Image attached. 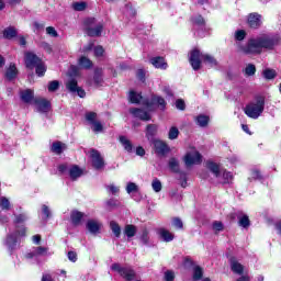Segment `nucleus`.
<instances>
[{
	"mask_svg": "<svg viewBox=\"0 0 281 281\" xmlns=\"http://www.w3.org/2000/svg\"><path fill=\"white\" fill-rule=\"evenodd\" d=\"M189 63L193 71H199L203 63L204 65H210V67H216L218 65V61L216 60V58H214V56L201 53V49H199V47H194L190 50Z\"/></svg>",
	"mask_w": 281,
	"mask_h": 281,
	"instance_id": "2",
	"label": "nucleus"
},
{
	"mask_svg": "<svg viewBox=\"0 0 281 281\" xmlns=\"http://www.w3.org/2000/svg\"><path fill=\"white\" fill-rule=\"evenodd\" d=\"M40 113H49L52 110V102L45 98H35L34 103Z\"/></svg>",
	"mask_w": 281,
	"mask_h": 281,
	"instance_id": "11",
	"label": "nucleus"
},
{
	"mask_svg": "<svg viewBox=\"0 0 281 281\" xmlns=\"http://www.w3.org/2000/svg\"><path fill=\"white\" fill-rule=\"evenodd\" d=\"M204 270L203 267L201 266H194L193 267V274H192V280L193 281H201L203 280V276H204Z\"/></svg>",
	"mask_w": 281,
	"mask_h": 281,
	"instance_id": "31",
	"label": "nucleus"
},
{
	"mask_svg": "<svg viewBox=\"0 0 281 281\" xmlns=\"http://www.w3.org/2000/svg\"><path fill=\"white\" fill-rule=\"evenodd\" d=\"M245 76H256V65L248 64L244 70Z\"/></svg>",
	"mask_w": 281,
	"mask_h": 281,
	"instance_id": "44",
	"label": "nucleus"
},
{
	"mask_svg": "<svg viewBox=\"0 0 281 281\" xmlns=\"http://www.w3.org/2000/svg\"><path fill=\"white\" fill-rule=\"evenodd\" d=\"M222 177L224 179V181L222 182L223 186H227L232 183V181H234V175H232L231 171L224 170Z\"/></svg>",
	"mask_w": 281,
	"mask_h": 281,
	"instance_id": "40",
	"label": "nucleus"
},
{
	"mask_svg": "<svg viewBox=\"0 0 281 281\" xmlns=\"http://www.w3.org/2000/svg\"><path fill=\"white\" fill-rule=\"evenodd\" d=\"M266 99L265 95H256L255 101L249 102L244 108V113L250 120H258L265 113Z\"/></svg>",
	"mask_w": 281,
	"mask_h": 281,
	"instance_id": "4",
	"label": "nucleus"
},
{
	"mask_svg": "<svg viewBox=\"0 0 281 281\" xmlns=\"http://www.w3.org/2000/svg\"><path fill=\"white\" fill-rule=\"evenodd\" d=\"M13 235L16 236V238H25L27 236V228L23 226L21 229H16Z\"/></svg>",
	"mask_w": 281,
	"mask_h": 281,
	"instance_id": "47",
	"label": "nucleus"
},
{
	"mask_svg": "<svg viewBox=\"0 0 281 281\" xmlns=\"http://www.w3.org/2000/svg\"><path fill=\"white\" fill-rule=\"evenodd\" d=\"M281 38L279 35L261 34L257 37H251L248 40L245 46H241V52L246 56H260L262 49L271 52L280 45Z\"/></svg>",
	"mask_w": 281,
	"mask_h": 281,
	"instance_id": "1",
	"label": "nucleus"
},
{
	"mask_svg": "<svg viewBox=\"0 0 281 281\" xmlns=\"http://www.w3.org/2000/svg\"><path fill=\"white\" fill-rule=\"evenodd\" d=\"M111 269L119 273L125 281H133L137 278V272L131 267H122L120 263H112Z\"/></svg>",
	"mask_w": 281,
	"mask_h": 281,
	"instance_id": "6",
	"label": "nucleus"
},
{
	"mask_svg": "<svg viewBox=\"0 0 281 281\" xmlns=\"http://www.w3.org/2000/svg\"><path fill=\"white\" fill-rule=\"evenodd\" d=\"M20 98L22 100V102H24L25 104H30L31 102H33L34 104V100H36V98H34V90L32 89H26L20 92Z\"/></svg>",
	"mask_w": 281,
	"mask_h": 281,
	"instance_id": "18",
	"label": "nucleus"
},
{
	"mask_svg": "<svg viewBox=\"0 0 281 281\" xmlns=\"http://www.w3.org/2000/svg\"><path fill=\"white\" fill-rule=\"evenodd\" d=\"M138 188L137 184H135V182H128L126 186V192L127 194H131L133 192H137Z\"/></svg>",
	"mask_w": 281,
	"mask_h": 281,
	"instance_id": "58",
	"label": "nucleus"
},
{
	"mask_svg": "<svg viewBox=\"0 0 281 281\" xmlns=\"http://www.w3.org/2000/svg\"><path fill=\"white\" fill-rule=\"evenodd\" d=\"M95 18H86L83 20V32L87 34V36H90V38H95L102 36V32L104 30V24L99 23L95 27H92V25H95Z\"/></svg>",
	"mask_w": 281,
	"mask_h": 281,
	"instance_id": "5",
	"label": "nucleus"
},
{
	"mask_svg": "<svg viewBox=\"0 0 281 281\" xmlns=\"http://www.w3.org/2000/svg\"><path fill=\"white\" fill-rule=\"evenodd\" d=\"M98 117V113L95 112H87L86 113V120L87 122H90L91 124L95 123Z\"/></svg>",
	"mask_w": 281,
	"mask_h": 281,
	"instance_id": "52",
	"label": "nucleus"
},
{
	"mask_svg": "<svg viewBox=\"0 0 281 281\" xmlns=\"http://www.w3.org/2000/svg\"><path fill=\"white\" fill-rule=\"evenodd\" d=\"M148 228H144L142 231L139 239L143 243V245H148V243H150V237L148 236Z\"/></svg>",
	"mask_w": 281,
	"mask_h": 281,
	"instance_id": "43",
	"label": "nucleus"
},
{
	"mask_svg": "<svg viewBox=\"0 0 281 281\" xmlns=\"http://www.w3.org/2000/svg\"><path fill=\"white\" fill-rule=\"evenodd\" d=\"M181 188H188V175L184 172H180Z\"/></svg>",
	"mask_w": 281,
	"mask_h": 281,
	"instance_id": "60",
	"label": "nucleus"
},
{
	"mask_svg": "<svg viewBox=\"0 0 281 281\" xmlns=\"http://www.w3.org/2000/svg\"><path fill=\"white\" fill-rule=\"evenodd\" d=\"M46 34L53 36V38H58V31L54 26L46 27Z\"/></svg>",
	"mask_w": 281,
	"mask_h": 281,
	"instance_id": "59",
	"label": "nucleus"
},
{
	"mask_svg": "<svg viewBox=\"0 0 281 281\" xmlns=\"http://www.w3.org/2000/svg\"><path fill=\"white\" fill-rule=\"evenodd\" d=\"M78 65L81 67V69H92L93 68V61L89 59L87 56H81L78 59Z\"/></svg>",
	"mask_w": 281,
	"mask_h": 281,
	"instance_id": "29",
	"label": "nucleus"
},
{
	"mask_svg": "<svg viewBox=\"0 0 281 281\" xmlns=\"http://www.w3.org/2000/svg\"><path fill=\"white\" fill-rule=\"evenodd\" d=\"M231 269L233 273H237L238 276H243L245 273V267L236 261V258L232 257L231 258Z\"/></svg>",
	"mask_w": 281,
	"mask_h": 281,
	"instance_id": "23",
	"label": "nucleus"
},
{
	"mask_svg": "<svg viewBox=\"0 0 281 281\" xmlns=\"http://www.w3.org/2000/svg\"><path fill=\"white\" fill-rule=\"evenodd\" d=\"M81 175H83V171L78 165H72L69 169V177L71 181H77L78 179H80Z\"/></svg>",
	"mask_w": 281,
	"mask_h": 281,
	"instance_id": "28",
	"label": "nucleus"
},
{
	"mask_svg": "<svg viewBox=\"0 0 281 281\" xmlns=\"http://www.w3.org/2000/svg\"><path fill=\"white\" fill-rule=\"evenodd\" d=\"M90 159L92 161V167L94 168V170H102V168H104L105 162L104 158L102 157V154H100V150L91 148Z\"/></svg>",
	"mask_w": 281,
	"mask_h": 281,
	"instance_id": "8",
	"label": "nucleus"
},
{
	"mask_svg": "<svg viewBox=\"0 0 281 281\" xmlns=\"http://www.w3.org/2000/svg\"><path fill=\"white\" fill-rule=\"evenodd\" d=\"M47 89L49 93H54L55 91H58V89H60V81L58 80L49 81Z\"/></svg>",
	"mask_w": 281,
	"mask_h": 281,
	"instance_id": "41",
	"label": "nucleus"
},
{
	"mask_svg": "<svg viewBox=\"0 0 281 281\" xmlns=\"http://www.w3.org/2000/svg\"><path fill=\"white\" fill-rule=\"evenodd\" d=\"M2 36L7 41H12V38H16L19 36V31H16V27L14 26H9L2 31Z\"/></svg>",
	"mask_w": 281,
	"mask_h": 281,
	"instance_id": "21",
	"label": "nucleus"
},
{
	"mask_svg": "<svg viewBox=\"0 0 281 281\" xmlns=\"http://www.w3.org/2000/svg\"><path fill=\"white\" fill-rule=\"evenodd\" d=\"M153 145H154L156 155H159V157H166V155L170 153V146L168 145V143L161 139H155Z\"/></svg>",
	"mask_w": 281,
	"mask_h": 281,
	"instance_id": "10",
	"label": "nucleus"
},
{
	"mask_svg": "<svg viewBox=\"0 0 281 281\" xmlns=\"http://www.w3.org/2000/svg\"><path fill=\"white\" fill-rule=\"evenodd\" d=\"M195 122H196L198 126H201V128H205V126H207V124H210V116L205 115V114H199L195 117Z\"/></svg>",
	"mask_w": 281,
	"mask_h": 281,
	"instance_id": "33",
	"label": "nucleus"
},
{
	"mask_svg": "<svg viewBox=\"0 0 281 281\" xmlns=\"http://www.w3.org/2000/svg\"><path fill=\"white\" fill-rule=\"evenodd\" d=\"M75 12H85L87 10V2H75L72 3Z\"/></svg>",
	"mask_w": 281,
	"mask_h": 281,
	"instance_id": "42",
	"label": "nucleus"
},
{
	"mask_svg": "<svg viewBox=\"0 0 281 281\" xmlns=\"http://www.w3.org/2000/svg\"><path fill=\"white\" fill-rule=\"evenodd\" d=\"M0 207L1 210H10V200L5 196L0 198Z\"/></svg>",
	"mask_w": 281,
	"mask_h": 281,
	"instance_id": "51",
	"label": "nucleus"
},
{
	"mask_svg": "<svg viewBox=\"0 0 281 281\" xmlns=\"http://www.w3.org/2000/svg\"><path fill=\"white\" fill-rule=\"evenodd\" d=\"M16 76H19L16 64H10L5 70L4 78H7L9 82H12V80H15Z\"/></svg>",
	"mask_w": 281,
	"mask_h": 281,
	"instance_id": "17",
	"label": "nucleus"
},
{
	"mask_svg": "<svg viewBox=\"0 0 281 281\" xmlns=\"http://www.w3.org/2000/svg\"><path fill=\"white\" fill-rule=\"evenodd\" d=\"M179 137V128L177 126H171L168 133L169 139H177Z\"/></svg>",
	"mask_w": 281,
	"mask_h": 281,
	"instance_id": "45",
	"label": "nucleus"
},
{
	"mask_svg": "<svg viewBox=\"0 0 281 281\" xmlns=\"http://www.w3.org/2000/svg\"><path fill=\"white\" fill-rule=\"evenodd\" d=\"M80 76V69L78 68V66H70L69 69V77L70 78H78Z\"/></svg>",
	"mask_w": 281,
	"mask_h": 281,
	"instance_id": "46",
	"label": "nucleus"
},
{
	"mask_svg": "<svg viewBox=\"0 0 281 281\" xmlns=\"http://www.w3.org/2000/svg\"><path fill=\"white\" fill-rule=\"evenodd\" d=\"M277 76H278V72L276 71V69L266 68V69L262 71V77H263L266 80H276Z\"/></svg>",
	"mask_w": 281,
	"mask_h": 281,
	"instance_id": "36",
	"label": "nucleus"
},
{
	"mask_svg": "<svg viewBox=\"0 0 281 281\" xmlns=\"http://www.w3.org/2000/svg\"><path fill=\"white\" fill-rule=\"evenodd\" d=\"M27 221V216L23 213L15 215V218L13 221V223L15 225H20V223H25Z\"/></svg>",
	"mask_w": 281,
	"mask_h": 281,
	"instance_id": "53",
	"label": "nucleus"
},
{
	"mask_svg": "<svg viewBox=\"0 0 281 281\" xmlns=\"http://www.w3.org/2000/svg\"><path fill=\"white\" fill-rule=\"evenodd\" d=\"M136 78L137 80H139L140 82H146V70H144V68H139L136 71Z\"/></svg>",
	"mask_w": 281,
	"mask_h": 281,
	"instance_id": "49",
	"label": "nucleus"
},
{
	"mask_svg": "<svg viewBox=\"0 0 281 281\" xmlns=\"http://www.w3.org/2000/svg\"><path fill=\"white\" fill-rule=\"evenodd\" d=\"M246 36H247V32H245V30H238L235 32L236 41H245Z\"/></svg>",
	"mask_w": 281,
	"mask_h": 281,
	"instance_id": "55",
	"label": "nucleus"
},
{
	"mask_svg": "<svg viewBox=\"0 0 281 281\" xmlns=\"http://www.w3.org/2000/svg\"><path fill=\"white\" fill-rule=\"evenodd\" d=\"M151 188L154 190V192H161V181L157 178H155L151 182Z\"/></svg>",
	"mask_w": 281,
	"mask_h": 281,
	"instance_id": "48",
	"label": "nucleus"
},
{
	"mask_svg": "<svg viewBox=\"0 0 281 281\" xmlns=\"http://www.w3.org/2000/svg\"><path fill=\"white\" fill-rule=\"evenodd\" d=\"M172 225L176 229H183V221L180 217H173Z\"/></svg>",
	"mask_w": 281,
	"mask_h": 281,
	"instance_id": "54",
	"label": "nucleus"
},
{
	"mask_svg": "<svg viewBox=\"0 0 281 281\" xmlns=\"http://www.w3.org/2000/svg\"><path fill=\"white\" fill-rule=\"evenodd\" d=\"M206 168L210 170V172H212V175H214L216 179L221 177V165L214 162L213 160H207Z\"/></svg>",
	"mask_w": 281,
	"mask_h": 281,
	"instance_id": "22",
	"label": "nucleus"
},
{
	"mask_svg": "<svg viewBox=\"0 0 281 281\" xmlns=\"http://www.w3.org/2000/svg\"><path fill=\"white\" fill-rule=\"evenodd\" d=\"M184 164L188 168L194 165L199 166L203 164V155H201V153L199 151H194L193 155L190 153H187L184 156Z\"/></svg>",
	"mask_w": 281,
	"mask_h": 281,
	"instance_id": "9",
	"label": "nucleus"
},
{
	"mask_svg": "<svg viewBox=\"0 0 281 281\" xmlns=\"http://www.w3.org/2000/svg\"><path fill=\"white\" fill-rule=\"evenodd\" d=\"M150 63L156 69H168V63H166V59L161 56L153 57Z\"/></svg>",
	"mask_w": 281,
	"mask_h": 281,
	"instance_id": "20",
	"label": "nucleus"
},
{
	"mask_svg": "<svg viewBox=\"0 0 281 281\" xmlns=\"http://www.w3.org/2000/svg\"><path fill=\"white\" fill-rule=\"evenodd\" d=\"M248 27L258 30L262 25V15L259 13H250L247 19Z\"/></svg>",
	"mask_w": 281,
	"mask_h": 281,
	"instance_id": "12",
	"label": "nucleus"
},
{
	"mask_svg": "<svg viewBox=\"0 0 281 281\" xmlns=\"http://www.w3.org/2000/svg\"><path fill=\"white\" fill-rule=\"evenodd\" d=\"M158 236L164 240V243H172V240H175V233H171L166 228H159Z\"/></svg>",
	"mask_w": 281,
	"mask_h": 281,
	"instance_id": "19",
	"label": "nucleus"
},
{
	"mask_svg": "<svg viewBox=\"0 0 281 281\" xmlns=\"http://www.w3.org/2000/svg\"><path fill=\"white\" fill-rule=\"evenodd\" d=\"M16 243H19V238L16 237V235H14V233L7 236L5 245L10 254H12L14 249H16Z\"/></svg>",
	"mask_w": 281,
	"mask_h": 281,
	"instance_id": "24",
	"label": "nucleus"
},
{
	"mask_svg": "<svg viewBox=\"0 0 281 281\" xmlns=\"http://www.w3.org/2000/svg\"><path fill=\"white\" fill-rule=\"evenodd\" d=\"M94 56L95 58H102V56H104V47H102L101 45L95 46Z\"/></svg>",
	"mask_w": 281,
	"mask_h": 281,
	"instance_id": "57",
	"label": "nucleus"
},
{
	"mask_svg": "<svg viewBox=\"0 0 281 281\" xmlns=\"http://www.w3.org/2000/svg\"><path fill=\"white\" fill-rule=\"evenodd\" d=\"M176 108L179 111H186V101L183 99L176 100Z\"/></svg>",
	"mask_w": 281,
	"mask_h": 281,
	"instance_id": "63",
	"label": "nucleus"
},
{
	"mask_svg": "<svg viewBox=\"0 0 281 281\" xmlns=\"http://www.w3.org/2000/svg\"><path fill=\"white\" fill-rule=\"evenodd\" d=\"M24 65L26 69H35V74L38 76V78H43V76H45L47 72L45 61H43V59L33 52H26L24 54Z\"/></svg>",
	"mask_w": 281,
	"mask_h": 281,
	"instance_id": "3",
	"label": "nucleus"
},
{
	"mask_svg": "<svg viewBox=\"0 0 281 281\" xmlns=\"http://www.w3.org/2000/svg\"><path fill=\"white\" fill-rule=\"evenodd\" d=\"M175 271H172V270H167L166 272H165V277H164V280L165 281H175Z\"/></svg>",
	"mask_w": 281,
	"mask_h": 281,
	"instance_id": "61",
	"label": "nucleus"
},
{
	"mask_svg": "<svg viewBox=\"0 0 281 281\" xmlns=\"http://www.w3.org/2000/svg\"><path fill=\"white\" fill-rule=\"evenodd\" d=\"M66 89H67L70 93H76V91H78V80H76V79H70V80L66 83Z\"/></svg>",
	"mask_w": 281,
	"mask_h": 281,
	"instance_id": "38",
	"label": "nucleus"
},
{
	"mask_svg": "<svg viewBox=\"0 0 281 281\" xmlns=\"http://www.w3.org/2000/svg\"><path fill=\"white\" fill-rule=\"evenodd\" d=\"M168 168L169 170H171L175 175H181V172H184V171H181V168H180V165H179V159L175 158V157H171L168 161Z\"/></svg>",
	"mask_w": 281,
	"mask_h": 281,
	"instance_id": "26",
	"label": "nucleus"
},
{
	"mask_svg": "<svg viewBox=\"0 0 281 281\" xmlns=\"http://www.w3.org/2000/svg\"><path fill=\"white\" fill-rule=\"evenodd\" d=\"M238 225L244 229H249V227H251V220H249V215L244 214L241 216H238Z\"/></svg>",
	"mask_w": 281,
	"mask_h": 281,
	"instance_id": "30",
	"label": "nucleus"
},
{
	"mask_svg": "<svg viewBox=\"0 0 281 281\" xmlns=\"http://www.w3.org/2000/svg\"><path fill=\"white\" fill-rule=\"evenodd\" d=\"M52 153L55 155H63V150H65V144L60 140L54 142L50 147Z\"/></svg>",
	"mask_w": 281,
	"mask_h": 281,
	"instance_id": "34",
	"label": "nucleus"
},
{
	"mask_svg": "<svg viewBox=\"0 0 281 281\" xmlns=\"http://www.w3.org/2000/svg\"><path fill=\"white\" fill-rule=\"evenodd\" d=\"M130 102H131V104H139V102H142V94H137L136 91L131 90L130 91Z\"/></svg>",
	"mask_w": 281,
	"mask_h": 281,
	"instance_id": "39",
	"label": "nucleus"
},
{
	"mask_svg": "<svg viewBox=\"0 0 281 281\" xmlns=\"http://www.w3.org/2000/svg\"><path fill=\"white\" fill-rule=\"evenodd\" d=\"M119 139H120L124 150H126L127 153H133V143H131V140H128V138H126V136H120Z\"/></svg>",
	"mask_w": 281,
	"mask_h": 281,
	"instance_id": "37",
	"label": "nucleus"
},
{
	"mask_svg": "<svg viewBox=\"0 0 281 281\" xmlns=\"http://www.w3.org/2000/svg\"><path fill=\"white\" fill-rule=\"evenodd\" d=\"M106 206L110 209L117 207L120 205V201L115 199H110L105 202Z\"/></svg>",
	"mask_w": 281,
	"mask_h": 281,
	"instance_id": "64",
	"label": "nucleus"
},
{
	"mask_svg": "<svg viewBox=\"0 0 281 281\" xmlns=\"http://www.w3.org/2000/svg\"><path fill=\"white\" fill-rule=\"evenodd\" d=\"M123 234L127 237L128 240H131V238H134V236L137 235V226L133 224H126L124 226Z\"/></svg>",
	"mask_w": 281,
	"mask_h": 281,
	"instance_id": "27",
	"label": "nucleus"
},
{
	"mask_svg": "<svg viewBox=\"0 0 281 281\" xmlns=\"http://www.w3.org/2000/svg\"><path fill=\"white\" fill-rule=\"evenodd\" d=\"M213 229L215 232H223V229H225V225H223V222L215 221L213 222Z\"/></svg>",
	"mask_w": 281,
	"mask_h": 281,
	"instance_id": "62",
	"label": "nucleus"
},
{
	"mask_svg": "<svg viewBox=\"0 0 281 281\" xmlns=\"http://www.w3.org/2000/svg\"><path fill=\"white\" fill-rule=\"evenodd\" d=\"M130 113L134 115V117H137L142 122H150L153 120V116H150V113L144 111L139 108H131Z\"/></svg>",
	"mask_w": 281,
	"mask_h": 281,
	"instance_id": "13",
	"label": "nucleus"
},
{
	"mask_svg": "<svg viewBox=\"0 0 281 281\" xmlns=\"http://www.w3.org/2000/svg\"><path fill=\"white\" fill-rule=\"evenodd\" d=\"M110 228L112 233L114 234L115 238H120L122 236V227L120 224L115 221L110 222Z\"/></svg>",
	"mask_w": 281,
	"mask_h": 281,
	"instance_id": "35",
	"label": "nucleus"
},
{
	"mask_svg": "<svg viewBox=\"0 0 281 281\" xmlns=\"http://www.w3.org/2000/svg\"><path fill=\"white\" fill-rule=\"evenodd\" d=\"M92 131L94 133H102L104 131V125L100 121L92 123Z\"/></svg>",
	"mask_w": 281,
	"mask_h": 281,
	"instance_id": "50",
	"label": "nucleus"
},
{
	"mask_svg": "<svg viewBox=\"0 0 281 281\" xmlns=\"http://www.w3.org/2000/svg\"><path fill=\"white\" fill-rule=\"evenodd\" d=\"M93 82L95 87L104 85V69L97 67L93 72Z\"/></svg>",
	"mask_w": 281,
	"mask_h": 281,
	"instance_id": "14",
	"label": "nucleus"
},
{
	"mask_svg": "<svg viewBox=\"0 0 281 281\" xmlns=\"http://www.w3.org/2000/svg\"><path fill=\"white\" fill-rule=\"evenodd\" d=\"M158 128L159 127L157 126V124H148L146 126L145 137L148 139V142H155Z\"/></svg>",
	"mask_w": 281,
	"mask_h": 281,
	"instance_id": "16",
	"label": "nucleus"
},
{
	"mask_svg": "<svg viewBox=\"0 0 281 281\" xmlns=\"http://www.w3.org/2000/svg\"><path fill=\"white\" fill-rule=\"evenodd\" d=\"M251 179H254V181H262V172L258 169H254L251 171Z\"/></svg>",
	"mask_w": 281,
	"mask_h": 281,
	"instance_id": "56",
	"label": "nucleus"
},
{
	"mask_svg": "<svg viewBox=\"0 0 281 281\" xmlns=\"http://www.w3.org/2000/svg\"><path fill=\"white\" fill-rule=\"evenodd\" d=\"M144 105L148 109V111H155V106L160 109V111H166L168 103L164 97L153 94L150 100L144 101Z\"/></svg>",
	"mask_w": 281,
	"mask_h": 281,
	"instance_id": "7",
	"label": "nucleus"
},
{
	"mask_svg": "<svg viewBox=\"0 0 281 281\" xmlns=\"http://www.w3.org/2000/svg\"><path fill=\"white\" fill-rule=\"evenodd\" d=\"M190 23H192V25H198V27H205V25H206L205 18H203V15H201V14L191 16Z\"/></svg>",
	"mask_w": 281,
	"mask_h": 281,
	"instance_id": "32",
	"label": "nucleus"
},
{
	"mask_svg": "<svg viewBox=\"0 0 281 281\" xmlns=\"http://www.w3.org/2000/svg\"><path fill=\"white\" fill-rule=\"evenodd\" d=\"M86 229H88L90 234H93L95 236L97 234H100V229H102V224L95 222V220H88L86 224Z\"/></svg>",
	"mask_w": 281,
	"mask_h": 281,
	"instance_id": "15",
	"label": "nucleus"
},
{
	"mask_svg": "<svg viewBox=\"0 0 281 281\" xmlns=\"http://www.w3.org/2000/svg\"><path fill=\"white\" fill-rule=\"evenodd\" d=\"M82 218H85V213L80 211H72L70 213V221L75 227H78L82 223Z\"/></svg>",
	"mask_w": 281,
	"mask_h": 281,
	"instance_id": "25",
	"label": "nucleus"
}]
</instances>
